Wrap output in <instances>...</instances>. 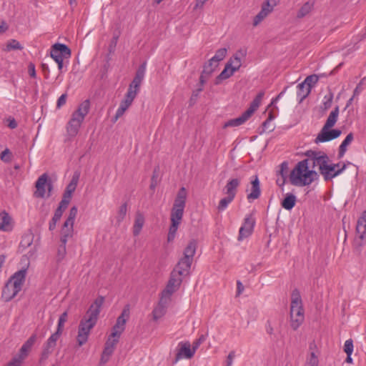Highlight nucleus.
Instances as JSON below:
<instances>
[{
	"label": "nucleus",
	"mask_w": 366,
	"mask_h": 366,
	"mask_svg": "<svg viewBox=\"0 0 366 366\" xmlns=\"http://www.w3.org/2000/svg\"><path fill=\"white\" fill-rule=\"evenodd\" d=\"M24 360L23 357L17 354L9 362L7 366H21Z\"/></svg>",
	"instance_id": "nucleus-58"
},
{
	"label": "nucleus",
	"mask_w": 366,
	"mask_h": 366,
	"mask_svg": "<svg viewBox=\"0 0 366 366\" xmlns=\"http://www.w3.org/2000/svg\"><path fill=\"white\" fill-rule=\"evenodd\" d=\"M249 112L245 111L241 116L237 118L232 119L227 121L224 124V127H238L244 124L250 117L251 115L249 114Z\"/></svg>",
	"instance_id": "nucleus-23"
},
{
	"label": "nucleus",
	"mask_w": 366,
	"mask_h": 366,
	"mask_svg": "<svg viewBox=\"0 0 366 366\" xmlns=\"http://www.w3.org/2000/svg\"><path fill=\"white\" fill-rule=\"evenodd\" d=\"M71 198H66V196L63 195L62 199L59 202L57 209H60L63 212L67 208Z\"/></svg>",
	"instance_id": "nucleus-61"
},
{
	"label": "nucleus",
	"mask_w": 366,
	"mask_h": 366,
	"mask_svg": "<svg viewBox=\"0 0 366 366\" xmlns=\"http://www.w3.org/2000/svg\"><path fill=\"white\" fill-rule=\"evenodd\" d=\"M144 224V215L139 212H137L135 215V220L133 226V234L134 236H138Z\"/></svg>",
	"instance_id": "nucleus-25"
},
{
	"label": "nucleus",
	"mask_w": 366,
	"mask_h": 366,
	"mask_svg": "<svg viewBox=\"0 0 366 366\" xmlns=\"http://www.w3.org/2000/svg\"><path fill=\"white\" fill-rule=\"evenodd\" d=\"M288 163L287 162H283L280 164V174L282 178V182L280 186L283 185L285 183V179L287 177V172H288Z\"/></svg>",
	"instance_id": "nucleus-50"
},
{
	"label": "nucleus",
	"mask_w": 366,
	"mask_h": 366,
	"mask_svg": "<svg viewBox=\"0 0 366 366\" xmlns=\"http://www.w3.org/2000/svg\"><path fill=\"white\" fill-rule=\"evenodd\" d=\"M46 187L48 189L47 197H49L51 195L50 193L53 188V185L51 181L48 179V175L44 173L41 175L36 182V190L34 194V197L37 198H44L46 194Z\"/></svg>",
	"instance_id": "nucleus-5"
},
{
	"label": "nucleus",
	"mask_w": 366,
	"mask_h": 366,
	"mask_svg": "<svg viewBox=\"0 0 366 366\" xmlns=\"http://www.w3.org/2000/svg\"><path fill=\"white\" fill-rule=\"evenodd\" d=\"M255 222V219L252 214H247L245 217L244 222L239 228L238 240H242L252 234Z\"/></svg>",
	"instance_id": "nucleus-8"
},
{
	"label": "nucleus",
	"mask_w": 366,
	"mask_h": 366,
	"mask_svg": "<svg viewBox=\"0 0 366 366\" xmlns=\"http://www.w3.org/2000/svg\"><path fill=\"white\" fill-rule=\"evenodd\" d=\"M37 336L36 334H33L21 346L19 350L18 355H19L21 357L25 359L31 350L32 346L35 343L36 340Z\"/></svg>",
	"instance_id": "nucleus-22"
},
{
	"label": "nucleus",
	"mask_w": 366,
	"mask_h": 366,
	"mask_svg": "<svg viewBox=\"0 0 366 366\" xmlns=\"http://www.w3.org/2000/svg\"><path fill=\"white\" fill-rule=\"evenodd\" d=\"M78 209L76 206H73L71 207L69 210V213L68 215V217L66 218L65 223V227H66L67 225H74V220L76 219V217L77 215Z\"/></svg>",
	"instance_id": "nucleus-42"
},
{
	"label": "nucleus",
	"mask_w": 366,
	"mask_h": 366,
	"mask_svg": "<svg viewBox=\"0 0 366 366\" xmlns=\"http://www.w3.org/2000/svg\"><path fill=\"white\" fill-rule=\"evenodd\" d=\"M196 249L197 242L194 239L191 240L184 250V257L182 258L193 262V258L196 253Z\"/></svg>",
	"instance_id": "nucleus-27"
},
{
	"label": "nucleus",
	"mask_w": 366,
	"mask_h": 366,
	"mask_svg": "<svg viewBox=\"0 0 366 366\" xmlns=\"http://www.w3.org/2000/svg\"><path fill=\"white\" fill-rule=\"evenodd\" d=\"M127 203H124L119 207V209L118 212V215L117 217V221L119 222H122L124 219L126 214H127Z\"/></svg>",
	"instance_id": "nucleus-56"
},
{
	"label": "nucleus",
	"mask_w": 366,
	"mask_h": 366,
	"mask_svg": "<svg viewBox=\"0 0 366 366\" xmlns=\"http://www.w3.org/2000/svg\"><path fill=\"white\" fill-rule=\"evenodd\" d=\"M90 109V102L89 99L84 100L81 102L78 109L73 112L72 116L81 120L84 119L86 114L89 113Z\"/></svg>",
	"instance_id": "nucleus-21"
},
{
	"label": "nucleus",
	"mask_w": 366,
	"mask_h": 366,
	"mask_svg": "<svg viewBox=\"0 0 366 366\" xmlns=\"http://www.w3.org/2000/svg\"><path fill=\"white\" fill-rule=\"evenodd\" d=\"M187 191L184 187H181L174 199L171 211V222L180 223L183 217L184 209L186 205Z\"/></svg>",
	"instance_id": "nucleus-2"
},
{
	"label": "nucleus",
	"mask_w": 366,
	"mask_h": 366,
	"mask_svg": "<svg viewBox=\"0 0 366 366\" xmlns=\"http://www.w3.org/2000/svg\"><path fill=\"white\" fill-rule=\"evenodd\" d=\"M366 239V234H358V236L356 237L353 242V247L355 249L360 252L362 246L365 244Z\"/></svg>",
	"instance_id": "nucleus-44"
},
{
	"label": "nucleus",
	"mask_w": 366,
	"mask_h": 366,
	"mask_svg": "<svg viewBox=\"0 0 366 366\" xmlns=\"http://www.w3.org/2000/svg\"><path fill=\"white\" fill-rule=\"evenodd\" d=\"M171 222L172 223H171V225L169 227V232H168V235H167V241L169 242H172L174 239V237H175V235H176V233H177L179 224H180V223H178V222H175L174 221V222Z\"/></svg>",
	"instance_id": "nucleus-46"
},
{
	"label": "nucleus",
	"mask_w": 366,
	"mask_h": 366,
	"mask_svg": "<svg viewBox=\"0 0 366 366\" xmlns=\"http://www.w3.org/2000/svg\"><path fill=\"white\" fill-rule=\"evenodd\" d=\"M6 49L8 51L16 50V49L21 50L23 49V47L21 46V45L17 40L11 39L8 42V44L6 45Z\"/></svg>",
	"instance_id": "nucleus-52"
},
{
	"label": "nucleus",
	"mask_w": 366,
	"mask_h": 366,
	"mask_svg": "<svg viewBox=\"0 0 366 366\" xmlns=\"http://www.w3.org/2000/svg\"><path fill=\"white\" fill-rule=\"evenodd\" d=\"M240 184V179L238 178H233L228 180L227 184L224 188V193L232 197H235L237 190Z\"/></svg>",
	"instance_id": "nucleus-19"
},
{
	"label": "nucleus",
	"mask_w": 366,
	"mask_h": 366,
	"mask_svg": "<svg viewBox=\"0 0 366 366\" xmlns=\"http://www.w3.org/2000/svg\"><path fill=\"white\" fill-rule=\"evenodd\" d=\"M119 342L118 339L112 338L109 336L108 340L105 342L104 348L102 352L99 364L104 365L106 364L110 359V357L113 354L116 345Z\"/></svg>",
	"instance_id": "nucleus-13"
},
{
	"label": "nucleus",
	"mask_w": 366,
	"mask_h": 366,
	"mask_svg": "<svg viewBox=\"0 0 366 366\" xmlns=\"http://www.w3.org/2000/svg\"><path fill=\"white\" fill-rule=\"evenodd\" d=\"M66 244H64V243L60 242V244L59 245L58 249H57V254H56V262H60L64 259V257L66 254Z\"/></svg>",
	"instance_id": "nucleus-49"
},
{
	"label": "nucleus",
	"mask_w": 366,
	"mask_h": 366,
	"mask_svg": "<svg viewBox=\"0 0 366 366\" xmlns=\"http://www.w3.org/2000/svg\"><path fill=\"white\" fill-rule=\"evenodd\" d=\"M192 263L190 260L181 258L172 271L182 277L187 276L189 274Z\"/></svg>",
	"instance_id": "nucleus-17"
},
{
	"label": "nucleus",
	"mask_w": 366,
	"mask_h": 366,
	"mask_svg": "<svg viewBox=\"0 0 366 366\" xmlns=\"http://www.w3.org/2000/svg\"><path fill=\"white\" fill-rule=\"evenodd\" d=\"M146 66H147L146 62L142 63L137 69L134 76L143 80L144 77L145 71H146Z\"/></svg>",
	"instance_id": "nucleus-59"
},
{
	"label": "nucleus",
	"mask_w": 366,
	"mask_h": 366,
	"mask_svg": "<svg viewBox=\"0 0 366 366\" xmlns=\"http://www.w3.org/2000/svg\"><path fill=\"white\" fill-rule=\"evenodd\" d=\"M322 152L308 150L305 152V156L307 157V159H308V162H314L316 159L318 158V156H320L321 154H322Z\"/></svg>",
	"instance_id": "nucleus-57"
},
{
	"label": "nucleus",
	"mask_w": 366,
	"mask_h": 366,
	"mask_svg": "<svg viewBox=\"0 0 366 366\" xmlns=\"http://www.w3.org/2000/svg\"><path fill=\"white\" fill-rule=\"evenodd\" d=\"M129 316V305H127L122 310V314L117 317L115 325L112 327V332L110 337L112 338L118 339L120 337L121 334L125 330V325L127 319Z\"/></svg>",
	"instance_id": "nucleus-4"
},
{
	"label": "nucleus",
	"mask_w": 366,
	"mask_h": 366,
	"mask_svg": "<svg viewBox=\"0 0 366 366\" xmlns=\"http://www.w3.org/2000/svg\"><path fill=\"white\" fill-rule=\"evenodd\" d=\"M310 89L305 85V89H300L297 87V95L300 98V102H302L305 98H306L309 94L310 93Z\"/></svg>",
	"instance_id": "nucleus-54"
},
{
	"label": "nucleus",
	"mask_w": 366,
	"mask_h": 366,
	"mask_svg": "<svg viewBox=\"0 0 366 366\" xmlns=\"http://www.w3.org/2000/svg\"><path fill=\"white\" fill-rule=\"evenodd\" d=\"M104 298L97 297L90 305L85 315L80 320L76 341L79 347L84 345L89 338L92 329L96 325Z\"/></svg>",
	"instance_id": "nucleus-1"
},
{
	"label": "nucleus",
	"mask_w": 366,
	"mask_h": 366,
	"mask_svg": "<svg viewBox=\"0 0 366 366\" xmlns=\"http://www.w3.org/2000/svg\"><path fill=\"white\" fill-rule=\"evenodd\" d=\"M319 177V174L315 170H309L307 169L305 173V181L303 182L304 184L310 185L315 179H317Z\"/></svg>",
	"instance_id": "nucleus-40"
},
{
	"label": "nucleus",
	"mask_w": 366,
	"mask_h": 366,
	"mask_svg": "<svg viewBox=\"0 0 366 366\" xmlns=\"http://www.w3.org/2000/svg\"><path fill=\"white\" fill-rule=\"evenodd\" d=\"M315 5L314 1H308L305 2L297 13V18L302 19L311 12Z\"/></svg>",
	"instance_id": "nucleus-31"
},
{
	"label": "nucleus",
	"mask_w": 366,
	"mask_h": 366,
	"mask_svg": "<svg viewBox=\"0 0 366 366\" xmlns=\"http://www.w3.org/2000/svg\"><path fill=\"white\" fill-rule=\"evenodd\" d=\"M1 222H0V229L9 232L12 229L11 218L9 213L6 211L0 212Z\"/></svg>",
	"instance_id": "nucleus-24"
},
{
	"label": "nucleus",
	"mask_w": 366,
	"mask_h": 366,
	"mask_svg": "<svg viewBox=\"0 0 366 366\" xmlns=\"http://www.w3.org/2000/svg\"><path fill=\"white\" fill-rule=\"evenodd\" d=\"M329 157L325 153H322V154L318 156V158L312 162V168L318 166L320 173L321 174V172L323 170L325 167H326V164L329 162Z\"/></svg>",
	"instance_id": "nucleus-36"
},
{
	"label": "nucleus",
	"mask_w": 366,
	"mask_h": 366,
	"mask_svg": "<svg viewBox=\"0 0 366 366\" xmlns=\"http://www.w3.org/2000/svg\"><path fill=\"white\" fill-rule=\"evenodd\" d=\"M353 139H354L353 133L352 132L349 133L347 135V137H345V139L342 141L341 144L340 145L339 152H338L339 158H342L345 155V154L347 151V146L353 141Z\"/></svg>",
	"instance_id": "nucleus-34"
},
{
	"label": "nucleus",
	"mask_w": 366,
	"mask_h": 366,
	"mask_svg": "<svg viewBox=\"0 0 366 366\" xmlns=\"http://www.w3.org/2000/svg\"><path fill=\"white\" fill-rule=\"evenodd\" d=\"M74 232V225H67L65 227V223H64L62 228L61 229V237L60 242L64 243V244H66L68 239L72 237Z\"/></svg>",
	"instance_id": "nucleus-30"
},
{
	"label": "nucleus",
	"mask_w": 366,
	"mask_h": 366,
	"mask_svg": "<svg viewBox=\"0 0 366 366\" xmlns=\"http://www.w3.org/2000/svg\"><path fill=\"white\" fill-rule=\"evenodd\" d=\"M167 298L163 295L161 296L159 302L157 307L152 311L154 320L157 321L162 317L167 311Z\"/></svg>",
	"instance_id": "nucleus-15"
},
{
	"label": "nucleus",
	"mask_w": 366,
	"mask_h": 366,
	"mask_svg": "<svg viewBox=\"0 0 366 366\" xmlns=\"http://www.w3.org/2000/svg\"><path fill=\"white\" fill-rule=\"evenodd\" d=\"M26 269H21L16 272L9 279V282L13 285V296H16L21 290L22 286L26 280Z\"/></svg>",
	"instance_id": "nucleus-9"
},
{
	"label": "nucleus",
	"mask_w": 366,
	"mask_h": 366,
	"mask_svg": "<svg viewBox=\"0 0 366 366\" xmlns=\"http://www.w3.org/2000/svg\"><path fill=\"white\" fill-rule=\"evenodd\" d=\"M34 237L32 234H27L23 237L20 245L24 248L29 247L33 242Z\"/></svg>",
	"instance_id": "nucleus-55"
},
{
	"label": "nucleus",
	"mask_w": 366,
	"mask_h": 366,
	"mask_svg": "<svg viewBox=\"0 0 366 366\" xmlns=\"http://www.w3.org/2000/svg\"><path fill=\"white\" fill-rule=\"evenodd\" d=\"M353 348H354V345H353L352 340L349 339V340H346L345 342V345H344V352L346 354H352Z\"/></svg>",
	"instance_id": "nucleus-60"
},
{
	"label": "nucleus",
	"mask_w": 366,
	"mask_h": 366,
	"mask_svg": "<svg viewBox=\"0 0 366 366\" xmlns=\"http://www.w3.org/2000/svg\"><path fill=\"white\" fill-rule=\"evenodd\" d=\"M319 80V76L316 74H312L310 76H307L304 81L299 84L297 87H300V89H305V85L310 88L311 90V88L312 85H315Z\"/></svg>",
	"instance_id": "nucleus-38"
},
{
	"label": "nucleus",
	"mask_w": 366,
	"mask_h": 366,
	"mask_svg": "<svg viewBox=\"0 0 366 366\" xmlns=\"http://www.w3.org/2000/svg\"><path fill=\"white\" fill-rule=\"evenodd\" d=\"M219 64L212 61V58L207 62L203 67V73L206 74L207 76H209L214 69L218 66Z\"/></svg>",
	"instance_id": "nucleus-43"
},
{
	"label": "nucleus",
	"mask_w": 366,
	"mask_h": 366,
	"mask_svg": "<svg viewBox=\"0 0 366 366\" xmlns=\"http://www.w3.org/2000/svg\"><path fill=\"white\" fill-rule=\"evenodd\" d=\"M134 99L125 97L124 99L121 102L119 108L117 110L115 119H117L119 117L122 116L124 112L129 107L133 102Z\"/></svg>",
	"instance_id": "nucleus-33"
},
{
	"label": "nucleus",
	"mask_w": 366,
	"mask_h": 366,
	"mask_svg": "<svg viewBox=\"0 0 366 366\" xmlns=\"http://www.w3.org/2000/svg\"><path fill=\"white\" fill-rule=\"evenodd\" d=\"M308 169V159H303L299 162L292 170L290 175V181L292 185L303 187L305 173Z\"/></svg>",
	"instance_id": "nucleus-3"
},
{
	"label": "nucleus",
	"mask_w": 366,
	"mask_h": 366,
	"mask_svg": "<svg viewBox=\"0 0 366 366\" xmlns=\"http://www.w3.org/2000/svg\"><path fill=\"white\" fill-rule=\"evenodd\" d=\"M297 198L296 196L292 193L286 194L285 198L282 200V207L287 209L291 210L296 204Z\"/></svg>",
	"instance_id": "nucleus-28"
},
{
	"label": "nucleus",
	"mask_w": 366,
	"mask_h": 366,
	"mask_svg": "<svg viewBox=\"0 0 366 366\" xmlns=\"http://www.w3.org/2000/svg\"><path fill=\"white\" fill-rule=\"evenodd\" d=\"M319 360L317 356L314 352L310 353L309 357H307L305 366H318Z\"/></svg>",
	"instance_id": "nucleus-51"
},
{
	"label": "nucleus",
	"mask_w": 366,
	"mask_h": 366,
	"mask_svg": "<svg viewBox=\"0 0 366 366\" xmlns=\"http://www.w3.org/2000/svg\"><path fill=\"white\" fill-rule=\"evenodd\" d=\"M79 178V174H74L69 182V184L66 186V189L64 192V196L66 197V198H71L72 193L75 191L78 181Z\"/></svg>",
	"instance_id": "nucleus-26"
},
{
	"label": "nucleus",
	"mask_w": 366,
	"mask_h": 366,
	"mask_svg": "<svg viewBox=\"0 0 366 366\" xmlns=\"http://www.w3.org/2000/svg\"><path fill=\"white\" fill-rule=\"evenodd\" d=\"M55 347V344L47 340L43 346V351L41 353L42 357L46 358L50 354H51Z\"/></svg>",
	"instance_id": "nucleus-45"
},
{
	"label": "nucleus",
	"mask_w": 366,
	"mask_h": 366,
	"mask_svg": "<svg viewBox=\"0 0 366 366\" xmlns=\"http://www.w3.org/2000/svg\"><path fill=\"white\" fill-rule=\"evenodd\" d=\"M339 115V107L337 106L335 109L330 112L329 117H327L325 124L323 127L327 128H332L336 124Z\"/></svg>",
	"instance_id": "nucleus-32"
},
{
	"label": "nucleus",
	"mask_w": 366,
	"mask_h": 366,
	"mask_svg": "<svg viewBox=\"0 0 366 366\" xmlns=\"http://www.w3.org/2000/svg\"><path fill=\"white\" fill-rule=\"evenodd\" d=\"M246 53L242 50L236 52L232 57L229 59L227 64H230V68L235 72L239 69L242 66V56H244Z\"/></svg>",
	"instance_id": "nucleus-20"
},
{
	"label": "nucleus",
	"mask_w": 366,
	"mask_h": 366,
	"mask_svg": "<svg viewBox=\"0 0 366 366\" xmlns=\"http://www.w3.org/2000/svg\"><path fill=\"white\" fill-rule=\"evenodd\" d=\"M227 50L226 48H221L219 49L217 51L215 55L212 57V61H214V63L219 64V62L222 60H223L226 55H227Z\"/></svg>",
	"instance_id": "nucleus-47"
},
{
	"label": "nucleus",
	"mask_w": 366,
	"mask_h": 366,
	"mask_svg": "<svg viewBox=\"0 0 366 366\" xmlns=\"http://www.w3.org/2000/svg\"><path fill=\"white\" fill-rule=\"evenodd\" d=\"M302 299L297 290H293L292 293V301L290 305V318H295V314L303 313Z\"/></svg>",
	"instance_id": "nucleus-14"
},
{
	"label": "nucleus",
	"mask_w": 366,
	"mask_h": 366,
	"mask_svg": "<svg viewBox=\"0 0 366 366\" xmlns=\"http://www.w3.org/2000/svg\"><path fill=\"white\" fill-rule=\"evenodd\" d=\"M82 122L83 120H81L71 115V118L68 122L66 127V132L70 137H74L77 135Z\"/></svg>",
	"instance_id": "nucleus-18"
},
{
	"label": "nucleus",
	"mask_w": 366,
	"mask_h": 366,
	"mask_svg": "<svg viewBox=\"0 0 366 366\" xmlns=\"http://www.w3.org/2000/svg\"><path fill=\"white\" fill-rule=\"evenodd\" d=\"M304 312L295 314V318H290V325L294 330H297L304 321Z\"/></svg>",
	"instance_id": "nucleus-41"
},
{
	"label": "nucleus",
	"mask_w": 366,
	"mask_h": 366,
	"mask_svg": "<svg viewBox=\"0 0 366 366\" xmlns=\"http://www.w3.org/2000/svg\"><path fill=\"white\" fill-rule=\"evenodd\" d=\"M50 54L51 57L55 61H58L64 59V58L70 57L71 50L66 44L56 43L51 46Z\"/></svg>",
	"instance_id": "nucleus-10"
},
{
	"label": "nucleus",
	"mask_w": 366,
	"mask_h": 366,
	"mask_svg": "<svg viewBox=\"0 0 366 366\" xmlns=\"http://www.w3.org/2000/svg\"><path fill=\"white\" fill-rule=\"evenodd\" d=\"M182 282V276L176 273V272L172 271L169 280L166 288L162 292V295L169 300L171 295L179 288Z\"/></svg>",
	"instance_id": "nucleus-6"
},
{
	"label": "nucleus",
	"mask_w": 366,
	"mask_h": 366,
	"mask_svg": "<svg viewBox=\"0 0 366 366\" xmlns=\"http://www.w3.org/2000/svg\"><path fill=\"white\" fill-rule=\"evenodd\" d=\"M251 188L250 192L247 194V199L250 202L258 199L261 195L260 182L257 175L254 177V179L251 180Z\"/></svg>",
	"instance_id": "nucleus-16"
},
{
	"label": "nucleus",
	"mask_w": 366,
	"mask_h": 366,
	"mask_svg": "<svg viewBox=\"0 0 366 366\" xmlns=\"http://www.w3.org/2000/svg\"><path fill=\"white\" fill-rule=\"evenodd\" d=\"M330 129L331 128L325 129V127H322L320 133L315 139V142L316 144H319L330 142L338 138L341 135L342 131L340 129Z\"/></svg>",
	"instance_id": "nucleus-7"
},
{
	"label": "nucleus",
	"mask_w": 366,
	"mask_h": 366,
	"mask_svg": "<svg viewBox=\"0 0 366 366\" xmlns=\"http://www.w3.org/2000/svg\"><path fill=\"white\" fill-rule=\"evenodd\" d=\"M194 353L195 352L192 348L191 349V345L189 342H181L178 345L177 352L172 363L176 364L179 360L182 359L183 357L187 359H191L194 356Z\"/></svg>",
	"instance_id": "nucleus-12"
},
{
	"label": "nucleus",
	"mask_w": 366,
	"mask_h": 366,
	"mask_svg": "<svg viewBox=\"0 0 366 366\" xmlns=\"http://www.w3.org/2000/svg\"><path fill=\"white\" fill-rule=\"evenodd\" d=\"M272 11V6H270L268 4H264L260 11L257 14L264 19Z\"/></svg>",
	"instance_id": "nucleus-53"
},
{
	"label": "nucleus",
	"mask_w": 366,
	"mask_h": 366,
	"mask_svg": "<svg viewBox=\"0 0 366 366\" xmlns=\"http://www.w3.org/2000/svg\"><path fill=\"white\" fill-rule=\"evenodd\" d=\"M234 71L230 68V64H225L224 69L216 77L214 84L218 85L221 84L223 80H225L234 74Z\"/></svg>",
	"instance_id": "nucleus-29"
},
{
	"label": "nucleus",
	"mask_w": 366,
	"mask_h": 366,
	"mask_svg": "<svg viewBox=\"0 0 366 366\" xmlns=\"http://www.w3.org/2000/svg\"><path fill=\"white\" fill-rule=\"evenodd\" d=\"M13 285L7 281L2 291V297L6 300V301H10L16 297L13 296Z\"/></svg>",
	"instance_id": "nucleus-39"
},
{
	"label": "nucleus",
	"mask_w": 366,
	"mask_h": 366,
	"mask_svg": "<svg viewBox=\"0 0 366 366\" xmlns=\"http://www.w3.org/2000/svg\"><path fill=\"white\" fill-rule=\"evenodd\" d=\"M139 89H136L133 87H130V86H129V89H128V91L125 95V97H129V98H131L132 99H134L137 93L139 92Z\"/></svg>",
	"instance_id": "nucleus-64"
},
{
	"label": "nucleus",
	"mask_w": 366,
	"mask_h": 366,
	"mask_svg": "<svg viewBox=\"0 0 366 366\" xmlns=\"http://www.w3.org/2000/svg\"><path fill=\"white\" fill-rule=\"evenodd\" d=\"M11 153L9 149H6L1 154V159L4 162H9L11 159Z\"/></svg>",
	"instance_id": "nucleus-62"
},
{
	"label": "nucleus",
	"mask_w": 366,
	"mask_h": 366,
	"mask_svg": "<svg viewBox=\"0 0 366 366\" xmlns=\"http://www.w3.org/2000/svg\"><path fill=\"white\" fill-rule=\"evenodd\" d=\"M340 163L326 164V167L321 172V174L323 176L325 181H330L332 179L342 174L346 169V164H343L342 166L336 169V166H340Z\"/></svg>",
	"instance_id": "nucleus-11"
},
{
	"label": "nucleus",
	"mask_w": 366,
	"mask_h": 366,
	"mask_svg": "<svg viewBox=\"0 0 366 366\" xmlns=\"http://www.w3.org/2000/svg\"><path fill=\"white\" fill-rule=\"evenodd\" d=\"M206 340V337L204 335L199 336L198 339L194 340L192 344V349L196 352L199 345L204 342Z\"/></svg>",
	"instance_id": "nucleus-63"
},
{
	"label": "nucleus",
	"mask_w": 366,
	"mask_h": 366,
	"mask_svg": "<svg viewBox=\"0 0 366 366\" xmlns=\"http://www.w3.org/2000/svg\"><path fill=\"white\" fill-rule=\"evenodd\" d=\"M234 198L229 195L222 198L218 204L217 209L219 212L224 211L228 207V205L233 201Z\"/></svg>",
	"instance_id": "nucleus-48"
},
{
	"label": "nucleus",
	"mask_w": 366,
	"mask_h": 366,
	"mask_svg": "<svg viewBox=\"0 0 366 366\" xmlns=\"http://www.w3.org/2000/svg\"><path fill=\"white\" fill-rule=\"evenodd\" d=\"M264 96V92H263V91L259 92L257 94L255 98L252 100L249 108L246 110L247 112H249V114L250 115H252L254 112V111H256L258 109Z\"/></svg>",
	"instance_id": "nucleus-35"
},
{
	"label": "nucleus",
	"mask_w": 366,
	"mask_h": 366,
	"mask_svg": "<svg viewBox=\"0 0 366 366\" xmlns=\"http://www.w3.org/2000/svg\"><path fill=\"white\" fill-rule=\"evenodd\" d=\"M356 232L357 234H366V209L362 212L361 216L357 219Z\"/></svg>",
	"instance_id": "nucleus-37"
}]
</instances>
